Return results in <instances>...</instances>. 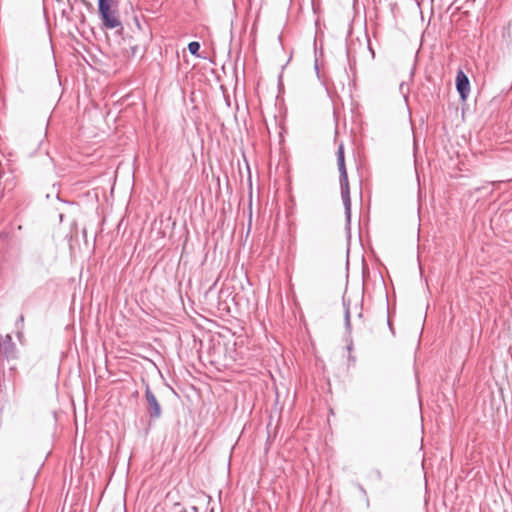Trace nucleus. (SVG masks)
Returning a JSON list of instances; mask_svg holds the SVG:
<instances>
[{
    "label": "nucleus",
    "mask_w": 512,
    "mask_h": 512,
    "mask_svg": "<svg viewBox=\"0 0 512 512\" xmlns=\"http://www.w3.org/2000/svg\"><path fill=\"white\" fill-rule=\"evenodd\" d=\"M199 49H200V44L197 41H192L188 44V50L194 56H198Z\"/></svg>",
    "instance_id": "423d86ee"
},
{
    "label": "nucleus",
    "mask_w": 512,
    "mask_h": 512,
    "mask_svg": "<svg viewBox=\"0 0 512 512\" xmlns=\"http://www.w3.org/2000/svg\"><path fill=\"white\" fill-rule=\"evenodd\" d=\"M113 0H99V12L103 21V25L107 29H114L121 27V21L119 20L115 11L111 9Z\"/></svg>",
    "instance_id": "f03ea898"
},
{
    "label": "nucleus",
    "mask_w": 512,
    "mask_h": 512,
    "mask_svg": "<svg viewBox=\"0 0 512 512\" xmlns=\"http://www.w3.org/2000/svg\"><path fill=\"white\" fill-rule=\"evenodd\" d=\"M0 347L6 357H13L15 355L16 347L12 341L11 335L7 334L4 337L2 336Z\"/></svg>",
    "instance_id": "39448f33"
},
{
    "label": "nucleus",
    "mask_w": 512,
    "mask_h": 512,
    "mask_svg": "<svg viewBox=\"0 0 512 512\" xmlns=\"http://www.w3.org/2000/svg\"><path fill=\"white\" fill-rule=\"evenodd\" d=\"M456 88L462 100H466L470 92V83L468 77L463 71H459L456 76Z\"/></svg>",
    "instance_id": "20e7f679"
},
{
    "label": "nucleus",
    "mask_w": 512,
    "mask_h": 512,
    "mask_svg": "<svg viewBox=\"0 0 512 512\" xmlns=\"http://www.w3.org/2000/svg\"><path fill=\"white\" fill-rule=\"evenodd\" d=\"M345 326H346V329L349 331L350 327H351V323H350V311H349L348 307H346V309H345Z\"/></svg>",
    "instance_id": "0eeeda50"
},
{
    "label": "nucleus",
    "mask_w": 512,
    "mask_h": 512,
    "mask_svg": "<svg viewBox=\"0 0 512 512\" xmlns=\"http://www.w3.org/2000/svg\"><path fill=\"white\" fill-rule=\"evenodd\" d=\"M145 398L147 401V412L151 418H159L161 416L162 410L161 406L154 395V393L151 391L150 387L146 385L145 389Z\"/></svg>",
    "instance_id": "7ed1b4c3"
},
{
    "label": "nucleus",
    "mask_w": 512,
    "mask_h": 512,
    "mask_svg": "<svg viewBox=\"0 0 512 512\" xmlns=\"http://www.w3.org/2000/svg\"><path fill=\"white\" fill-rule=\"evenodd\" d=\"M181 512H186V511L182 510Z\"/></svg>",
    "instance_id": "6e6552de"
},
{
    "label": "nucleus",
    "mask_w": 512,
    "mask_h": 512,
    "mask_svg": "<svg viewBox=\"0 0 512 512\" xmlns=\"http://www.w3.org/2000/svg\"><path fill=\"white\" fill-rule=\"evenodd\" d=\"M337 165L340 173V188H341V197L343 200L345 215L347 221H350L351 217V199H350V189H349V181L347 170L345 166V156H344V147L343 144H340L337 151Z\"/></svg>",
    "instance_id": "f257e3e1"
}]
</instances>
